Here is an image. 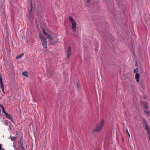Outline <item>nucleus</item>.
<instances>
[{"label": "nucleus", "mask_w": 150, "mask_h": 150, "mask_svg": "<svg viewBox=\"0 0 150 150\" xmlns=\"http://www.w3.org/2000/svg\"><path fill=\"white\" fill-rule=\"evenodd\" d=\"M19 146L22 150H25V149L23 146V140L21 139L20 141L18 143Z\"/></svg>", "instance_id": "nucleus-9"}, {"label": "nucleus", "mask_w": 150, "mask_h": 150, "mask_svg": "<svg viewBox=\"0 0 150 150\" xmlns=\"http://www.w3.org/2000/svg\"><path fill=\"white\" fill-rule=\"evenodd\" d=\"M2 108V112L4 113L5 115L7 113L5 112L4 109V107Z\"/></svg>", "instance_id": "nucleus-19"}, {"label": "nucleus", "mask_w": 150, "mask_h": 150, "mask_svg": "<svg viewBox=\"0 0 150 150\" xmlns=\"http://www.w3.org/2000/svg\"><path fill=\"white\" fill-rule=\"evenodd\" d=\"M140 77V74H136L135 75V78L137 83L139 81V78Z\"/></svg>", "instance_id": "nucleus-10"}, {"label": "nucleus", "mask_w": 150, "mask_h": 150, "mask_svg": "<svg viewBox=\"0 0 150 150\" xmlns=\"http://www.w3.org/2000/svg\"><path fill=\"white\" fill-rule=\"evenodd\" d=\"M139 85L142 88L144 89L145 88V86L143 83H141V84L139 83Z\"/></svg>", "instance_id": "nucleus-12"}, {"label": "nucleus", "mask_w": 150, "mask_h": 150, "mask_svg": "<svg viewBox=\"0 0 150 150\" xmlns=\"http://www.w3.org/2000/svg\"><path fill=\"white\" fill-rule=\"evenodd\" d=\"M30 6V12H31L32 11L33 8L32 3V2L31 1V2Z\"/></svg>", "instance_id": "nucleus-18"}, {"label": "nucleus", "mask_w": 150, "mask_h": 150, "mask_svg": "<svg viewBox=\"0 0 150 150\" xmlns=\"http://www.w3.org/2000/svg\"><path fill=\"white\" fill-rule=\"evenodd\" d=\"M39 35V37L41 39L43 47L44 48H47V39H45L42 34L40 33Z\"/></svg>", "instance_id": "nucleus-3"}, {"label": "nucleus", "mask_w": 150, "mask_h": 150, "mask_svg": "<svg viewBox=\"0 0 150 150\" xmlns=\"http://www.w3.org/2000/svg\"><path fill=\"white\" fill-rule=\"evenodd\" d=\"M10 137L12 141H13L15 140V139L16 138V137Z\"/></svg>", "instance_id": "nucleus-17"}, {"label": "nucleus", "mask_w": 150, "mask_h": 150, "mask_svg": "<svg viewBox=\"0 0 150 150\" xmlns=\"http://www.w3.org/2000/svg\"><path fill=\"white\" fill-rule=\"evenodd\" d=\"M24 54V53H22L21 54L18 56L16 57V59H19L21 58L23 56Z\"/></svg>", "instance_id": "nucleus-15"}, {"label": "nucleus", "mask_w": 150, "mask_h": 150, "mask_svg": "<svg viewBox=\"0 0 150 150\" xmlns=\"http://www.w3.org/2000/svg\"><path fill=\"white\" fill-rule=\"evenodd\" d=\"M47 75L49 78H51L53 76L54 72L51 69H47Z\"/></svg>", "instance_id": "nucleus-6"}, {"label": "nucleus", "mask_w": 150, "mask_h": 150, "mask_svg": "<svg viewBox=\"0 0 150 150\" xmlns=\"http://www.w3.org/2000/svg\"><path fill=\"white\" fill-rule=\"evenodd\" d=\"M71 47H69L68 48L67 50V59H69L71 54Z\"/></svg>", "instance_id": "nucleus-7"}, {"label": "nucleus", "mask_w": 150, "mask_h": 150, "mask_svg": "<svg viewBox=\"0 0 150 150\" xmlns=\"http://www.w3.org/2000/svg\"><path fill=\"white\" fill-rule=\"evenodd\" d=\"M22 75L25 76L26 77H28V74L27 71H24L22 73Z\"/></svg>", "instance_id": "nucleus-13"}, {"label": "nucleus", "mask_w": 150, "mask_h": 150, "mask_svg": "<svg viewBox=\"0 0 150 150\" xmlns=\"http://www.w3.org/2000/svg\"><path fill=\"white\" fill-rule=\"evenodd\" d=\"M1 144H0V150H1Z\"/></svg>", "instance_id": "nucleus-25"}, {"label": "nucleus", "mask_w": 150, "mask_h": 150, "mask_svg": "<svg viewBox=\"0 0 150 150\" xmlns=\"http://www.w3.org/2000/svg\"><path fill=\"white\" fill-rule=\"evenodd\" d=\"M128 136H129V137H130V134L129 133H128Z\"/></svg>", "instance_id": "nucleus-24"}, {"label": "nucleus", "mask_w": 150, "mask_h": 150, "mask_svg": "<svg viewBox=\"0 0 150 150\" xmlns=\"http://www.w3.org/2000/svg\"><path fill=\"white\" fill-rule=\"evenodd\" d=\"M91 0H87V3H89L90 2Z\"/></svg>", "instance_id": "nucleus-21"}, {"label": "nucleus", "mask_w": 150, "mask_h": 150, "mask_svg": "<svg viewBox=\"0 0 150 150\" xmlns=\"http://www.w3.org/2000/svg\"><path fill=\"white\" fill-rule=\"evenodd\" d=\"M139 71V69L138 68H136L134 70V73L136 74H139L138 73H137Z\"/></svg>", "instance_id": "nucleus-16"}, {"label": "nucleus", "mask_w": 150, "mask_h": 150, "mask_svg": "<svg viewBox=\"0 0 150 150\" xmlns=\"http://www.w3.org/2000/svg\"><path fill=\"white\" fill-rule=\"evenodd\" d=\"M104 123V120H102L96 127L95 129L93 130V132L94 133L98 132L101 131L102 129Z\"/></svg>", "instance_id": "nucleus-2"}, {"label": "nucleus", "mask_w": 150, "mask_h": 150, "mask_svg": "<svg viewBox=\"0 0 150 150\" xmlns=\"http://www.w3.org/2000/svg\"><path fill=\"white\" fill-rule=\"evenodd\" d=\"M43 32L44 35L49 39V41L50 44H54L57 42V39L53 36L46 32L44 29H43Z\"/></svg>", "instance_id": "nucleus-1"}, {"label": "nucleus", "mask_w": 150, "mask_h": 150, "mask_svg": "<svg viewBox=\"0 0 150 150\" xmlns=\"http://www.w3.org/2000/svg\"><path fill=\"white\" fill-rule=\"evenodd\" d=\"M126 132H127V134H128V133H129V132H128V131L127 129H126Z\"/></svg>", "instance_id": "nucleus-22"}, {"label": "nucleus", "mask_w": 150, "mask_h": 150, "mask_svg": "<svg viewBox=\"0 0 150 150\" xmlns=\"http://www.w3.org/2000/svg\"><path fill=\"white\" fill-rule=\"evenodd\" d=\"M144 112L145 113L147 114L148 115L149 114V111L147 110H145Z\"/></svg>", "instance_id": "nucleus-20"}, {"label": "nucleus", "mask_w": 150, "mask_h": 150, "mask_svg": "<svg viewBox=\"0 0 150 150\" xmlns=\"http://www.w3.org/2000/svg\"><path fill=\"white\" fill-rule=\"evenodd\" d=\"M0 107L1 108H3L4 107L1 104H0Z\"/></svg>", "instance_id": "nucleus-23"}, {"label": "nucleus", "mask_w": 150, "mask_h": 150, "mask_svg": "<svg viewBox=\"0 0 150 150\" xmlns=\"http://www.w3.org/2000/svg\"><path fill=\"white\" fill-rule=\"evenodd\" d=\"M6 117L8 119L10 120L11 121H13L12 117L9 114L7 113L5 115Z\"/></svg>", "instance_id": "nucleus-11"}, {"label": "nucleus", "mask_w": 150, "mask_h": 150, "mask_svg": "<svg viewBox=\"0 0 150 150\" xmlns=\"http://www.w3.org/2000/svg\"><path fill=\"white\" fill-rule=\"evenodd\" d=\"M145 107L146 109H148V104L147 102H144V103Z\"/></svg>", "instance_id": "nucleus-14"}, {"label": "nucleus", "mask_w": 150, "mask_h": 150, "mask_svg": "<svg viewBox=\"0 0 150 150\" xmlns=\"http://www.w3.org/2000/svg\"><path fill=\"white\" fill-rule=\"evenodd\" d=\"M144 127L145 128L147 131L149 137V140L150 141V130L146 122H145L144 124Z\"/></svg>", "instance_id": "nucleus-5"}, {"label": "nucleus", "mask_w": 150, "mask_h": 150, "mask_svg": "<svg viewBox=\"0 0 150 150\" xmlns=\"http://www.w3.org/2000/svg\"><path fill=\"white\" fill-rule=\"evenodd\" d=\"M136 64L137 65V63H136Z\"/></svg>", "instance_id": "nucleus-26"}, {"label": "nucleus", "mask_w": 150, "mask_h": 150, "mask_svg": "<svg viewBox=\"0 0 150 150\" xmlns=\"http://www.w3.org/2000/svg\"><path fill=\"white\" fill-rule=\"evenodd\" d=\"M69 21L71 24V28L73 31H76V21L74 20L72 17L70 16L69 17Z\"/></svg>", "instance_id": "nucleus-4"}, {"label": "nucleus", "mask_w": 150, "mask_h": 150, "mask_svg": "<svg viewBox=\"0 0 150 150\" xmlns=\"http://www.w3.org/2000/svg\"><path fill=\"white\" fill-rule=\"evenodd\" d=\"M1 88V90L3 93L4 94L5 93L4 91V85L2 82V77L0 76V88Z\"/></svg>", "instance_id": "nucleus-8"}]
</instances>
